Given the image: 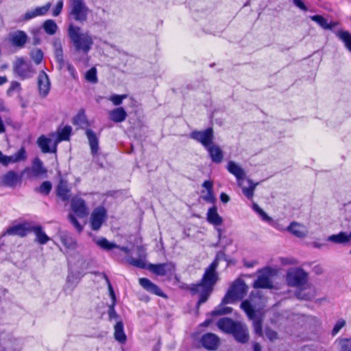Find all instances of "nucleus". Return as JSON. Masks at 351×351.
Instances as JSON below:
<instances>
[{"mask_svg":"<svg viewBox=\"0 0 351 351\" xmlns=\"http://www.w3.org/2000/svg\"><path fill=\"white\" fill-rule=\"evenodd\" d=\"M219 254H217L215 260L206 269L201 281L197 284H193L189 287L191 294H198L199 299L197 303V306L206 302L211 293L213 287L218 280L216 269L219 265Z\"/></svg>","mask_w":351,"mask_h":351,"instance_id":"1","label":"nucleus"},{"mask_svg":"<svg viewBox=\"0 0 351 351\" xmlns=\"http://www.w3.org/2000/svg\"><path fill=\"white\" fill-rule=\"evenodd\" d=\"M247 290L248 287L243 280L241 278L235 280L223 298L221 304L215 308L210 313V315L213 316H218L230 313L232 308L231 307L224 306L223 304L232 303L236 300H241L247 294Z\"/></svg>","mask_w":351,"mask_h":351,"instance_id":"2","label":"nucleus"},{"mask_svg":"<svg viewBox=\"0 0 351 351\" xmlns=\"http://www.w3.org/2000/svg\"><path fill=\"white\" fill-rule=\"evenodd\" d=\"M265 299L262 298V292L261 291H252L250 295V300L243 301L240 305L241 308L246 313L248 318L252 321L254 332L262 336V321L256 314L254 305L263 304Z\"/></svg>","mask_w":351,"mask_h":351,"instance_id":"3","label":"nucleus"},{"mask_svg":"<svg viewBox=\"0 0 351 351\" xmlns=\"http://www.w3.org/2000/svg\"><path fill=\"white\" fill-rule=\"evenodd\" d=\"M68 36L77 52L88 53L93 45V38L88 32H83L81 27L70 24Z\"/></svg>","mask_w":351,"mask_h":351,"instance_id":"4","label":"nucleus"},{"mask_svg":"<svg viewBox=\"0 0 351 351\" xmlns=\"http://www.w3.org/2000/svg\"><path fill=\"white\" fill-rule=\"evenodd\" d=\"M13 72L21 80L30 79L36 74L32 64L23 57L16 58L13 62Z\"/></svg>","mask_w":351,"mask_h":351,"instance_id":"5","label":"nucleus"},{"mask_svg":"<svg viewBox=\"0 0 351 351\" xmlns=\"http://www.w3.org/2000/svg\"><path fill=\"white\" fill-rule=\"evenodd\" d=\"M69 18L80 23L86 21L88 8L86 5L84 0H70Z\"/></svg>","mask_w":351,"mask_h":351,"instance_id":"6","label":"nucleus"},{"mask_svg":"<svg viewBox=\"0 0 351 351\" xmlns=\"http://www.w3.org/2000/svg\"><path fill=\"white\" fill-rule=\"evenodd\" d=\"M286 280L289 286L300 288L308 283V274L301 268H291L287 272Z\"/></svg>","mask_w":351,"mask_h":351,"instance_id":"7","label":"nucleus"},{"mask_svg":"<svg viewBox=\"0 0 351 351\" xmlns=\"http://www.w3.org/2000/svg\"><path fill=\"white\" fill-rule=\"evenodd\" d=\"M22 348L21 340L10 333L0 335V351H20Z\"/></svg>","mask_w":351,"mask_h":351,"instance_id":"8","label":"nucleus"},{"mask_svg":"<svg viewBox=\"0 0 351 351\" xmlns=\"http://www.w3.org/2000/svg\"><path fill=\"white\" fill-rule=\"evenodd\" d=\"M190 137L206 148L213 143L214 131L212 128H208L202 131L195 130L190 134Z\"/></svg>","mask_w":351,"mask_h":351,"instance_id":"9","label":"nucleus"},{"mask_svg":"<svg viewBox=\"0 0 351 351\" xmlns=\"http://www.w3.org/2000/svg\"><path fill=\"white\" fill-rule=\"evenodd\" d=\"M38 94L41 98H45L51 90V82L49 75L44 71H40L37 77Z\"/></svg>","mask_w":351,"mask_h":351,"instance_id":"10","label":"nucleus"},{"mask_svg":"<svg viewBox=\"0 0 351 351\" xmlns=\"http://www.w3.org/2000/svg\"><path fill=\"white\" fill-rule=\"evenodd\" d=\"M22 175L14 171H9L1 177L0 185L14 188L21 183Z\"/></svg>","mask_w":351,"mask_h":351,"instance_id":"11","label":"nucleus"},{"mask_svg":"<svg viewBox=\"0 0 351 351\" xmlns=\"http://www.w3.org/2000/svg\"><path fill=\"white\" fill-rule=\"evenodd\" d=\"M149 269L154 274L164 276L167 274H172L175 270V265L171 262L161 264H150Z\"/></svg>","mask_w":351,"mask_h":351,"instance_id":"12","label":"nucleus"},{"mask_svg":"<svg viewBox=\"0 0 351 351\" xmlns=\"http://www.w3.org/2000/svg\"><path fill=\"white\" fill-rule=\"evenodd\" d=\"M106 215V210L104 207H97L92 213L90 217L91 228L97 230L101 226Z\"/></svg>","mask_w":351,"mask_h":351,"instance_id":"13","label":"nucleus"},{"mask_svg":"<svg viewBox=\"0 0 351 351\" xmlns=\"http://www.w3.org/2000/svg\"><path fill=\"white\" fill-rule=\"evenodd\" d=\"M226 169L229 173L234 176L238 182V184L241 186L242 182L245 178L246 175L245 170L239 164L233 160H230L228 162Z\"/></svg>","mask_w":351,"mask_h":351,"instance_id":"14","label":"nucleus"},{"mask_svg":"<svg viewBox=\"0 0 351 351\" xmlns=\"http://www.w3.org/2000/svg\"><path fill=\"white\" fill-rule=\"evenodd\" d=\"M71 208L73 213L80 218L85 217L88 215L85 202L82 198H73L71 199Z\"/></svg>","mask_w":351,"mask_h":351,"instance_id":"15","label":"nucleus"},{"mask_svg":"<svg viewBox=\"0 0 351 351\" xmlns=\"http://www.w3.org/2000/svg\"><path fill=\"white\" fill-rule=\"evenodd\" d=\"M31 225L29 223L14 225L7 229L5 234L16 235L23 237L30 232Z\"/></svg>","mask_w":351,"mask_h":351,"instance_id":"16","label":"nucleus"},{"mask_svg":"<svg viewBox=\"0 0 351 351\" xmlns=\"http://www.w3.org/2000/svg\"><path fill=\"white\" fill-rule=\"evenodd\" d=\"M315 295L316 291L315 288L308 283H306V285L300 288H298V290L295 291V296L299 300H311Z\"/></svg>","mask_w":351,"mask_h":351,"instance_id":"17","label":"nucleus"},{"mask_svg":"<svg viewBox=\"0 0 351 351\" xmlns=\"http://www.w3.org/2000/svg\"><path fill=\"white\" fill-rule=\"evenodd\" d=\"M253 287L255 289H271L273 284L269 272L266 271H262L254 282Z\"/></svg>","mask_w":351,"mask_h":351,"instance_id":"18","label":"nucleus"},{"mask_svg":"<svg viewBox=\"0 0 351 351\" xmlns=\"http://www.w3.org/2000/svg\"><path fill=\"white\" fill-rule=\"evenodd\" d=\"M201 343L206 349L214 350L218 348L219 338L213 333H206L202 336Z\"/></svg>","mask_w":351,"mask_h":351,"instance_id":"19","label":"nucleus"},{"mask_svg":"<svg viewBox=\"0 0 351 351\" xmlns=\"http://www.w3.org/2000/svg\"><path fill=\"white\" fill-rule=\"evenodd\" d=\"M58 235L62 244L66 250H75L77 248V243L76 240L68 232L61 230L58 232Z\"/></svg>","mask_w":351,"mask_h":351,"instance_id":"20","label":"nucleus"},{"mask_svg":"<svg viewBox=\"0 0 351 351\" xmlns=\"http://www.w3.org/2000/svg\"><path fill=\"white\" fill-rule=\"evenodd\" d=\"M27 34L21 30H17L10 34V40L14 47L22 48L27 41Z\"/></svg>","mask_w":351,"mask_h":351,"instance_id":"21","label":"nucleus"},{"mask_svg":"<svg viewBox=\"0 0 351 351\" xmlns=\"http://www.w3.org/2000/svg\"><path fill=\"white\" fill-rule=\"evenodd\" d=\"M232 335H233L237 341L242 343L247 342L249 339L247 326L240 322L237 324V326L234 328Z\"/></svg>","mask_w":351,"mask_h":351,"instance_id":"22","label":"nucleus"},{"mask_svg":"<svg viewBox=\"0 0 351 351\" xmlns=\"http://www.w3.org/2000/svg\"><path fill=\"white\" fill-rule=\"evenodd\" d=\"M139 284L141 287H143L147 291L154 293L156 295L165 298L166 295L163 293L162 290L159 288L158 286L154 284L151 282L148 278H139Z\"/></svg>","mask_w":351,"mask_h":351,"instance_id":"23","label":"nucleus"},{"mask_svg":"<svg viewBox=\"0 0 351 351\" xmlns=\"http://www.w3.org/2000/svg\"><path fill=\"white\" fill-rule=\"evenodd\" d=\"M58 197L62 201H68L71 197V188L66 180L60 179L56 187Z\"/></svg>","mask_w":351,"mask_h":351,"instance_id":"24","label":"nucleus"},{"mask_svg":"<svg viewBox=\"0 0 351 351\" xmlns=\"http://www.w3.org/2000/svg\"><path fill=\"white\" fill-rule=\"evenodd\" d=\"M206 149L208 152L213 162L219 164L222 162L223 158V153L219 145H217L213 143Z\"/></svg>","mask_w":351,"mask_h":351,"instance_id":"25","label":"nucleus"},{"mask_svg":"<svg viewBox=\"0 0 351 351\" xmlns=\"http://www.w3.org/2000/svg\"><path fill=\"white\" fill-rule=\"evenodd\" d=\"M239 322H234L228 317H223L218 320L217 326L226 333L232 334Z\"/></svg>","mask_w":351,"mask_h":351,"instance_id":"26","label":"nucleus"},{"mask_svg":"<svg viewBox=\"0 0 351 351\" xmlns=\"http://www.w3.org/2000/svg\"><path fill=\"white\" fill-rule=\"evenodd\" d=\"M31 174L34 177H46L47 170L44 167L43 162L38 158H36L32 162Z\"/></svg>","mask_w":351,"mask_h":351,"instance_id":"27","label":"nucleus"},{"mask_svg":"<svg viewBox=\"0 0 351 351\" xmlns=\"http://www.w3.org/2000/svg\"><path fill=\"white\" fill-rule=\"evenodd\" d=\"M86 135L88 140L91 154L93 156H95L99 150V138L95 132L90 129L86 130Z\"/></svg>","mask_w":351,"mask_h":351,"instance_id":"28","label":"nucleus"},{"mask_svg":"<svg viewBox=\"0 0 351 351\" xmlns=\"http://www.w3.org/2000/svg\"><path fill=\"white\" fill-rule=\"evenodd\" d=\"M287 230L298 238H304L308 234L306 228L304 225L295 221L291 222L288 226Z\"/></svg>","mask_w":351,"mask_h":351,"instance_id":"29","label":"nucleus"},{"mask_svg":"<svg viewBox=\"0 0 351 351\" xmlns=\"http://www.w3.org/2000/svg\"><path fill=\"white\" fill-rule=\"evenodd\" d=\"M31 232L35 234V241L40 245H45L50 240V238L44 232L41 226L31 225L30 232Z\"/></svg>","mask_w":351,"mask_h":351,"instance_id":"30","label":"nucleus"},{"mask_svg":"<svg viewBox=\"0 0 351 351\" xmlns=\"http://www.w3.org/2000/svg\"><path fill=\"white\" fill-rule=\"evenodd\" d=\"M327 241L336 244L346 245L351 241V237L350 233L341 231L338 234L330 235L328 237Z\"/></svg>","mask_w":351,"mask_h":351,"instance_id":"31","label":"nucleus"},{"mask_svg":"<svg viewBox=\"0 0 351 351\" xmlns=\"http://www.w3.org/2000/svg\"><path fill=\"white\" fill-rule=\"evenodd\" d=\"M110 119L115 123H121L127 117L126 111L122 107L113 109L109 112Z\"/></svg>","mask_w":351,"mask_h":351,"instance_id":"32","label":"nucleus"},{"mask_svg":"<svg viewBox=\"0 0 351 351\" xmlns=\"http://www.w3.org/2000/svg\"><path fill=\"white\" fill-rule=\"evenodd\" d=\"M114 337L115 340L121 343H125L127 340V337L124 332L123 322H117L114 326Z\"/></svg>","mask_w":351,"mask_h":351,"instance_id":"33","label":"nucleus"},{"mask_svg":"<svg viewBox=\"0 0 351 351\" xmlns=\"http://www.w3.org/2000/svg\"><path fill=\"white\" fill-rule=\"evenodd\" d=\"M207 221L214 226H220L222 224L223 219L218 214L217 209L215 206L208 209L207 213Z\"/></svg>","mask_w":351,"mask_h":351,"instance_id":"34","label":"nucleus"},{"mask_svg":"<svg viewBox=\"0 0 351 351\" xmlns=\"http://www.w3.org/2000/svg\"><path fill=\"white\" fill-rule=\"evenodd\" d=\"M51 141H52L51 138H47L44 135H42L38 138L37 143L43 153H49L55 152L56 149V143L54 144L53 149L50 148V144L51 143Z\"/></svg>","mask_w":351,"mask_h":351,"instance_id":"35","label":"nucleus"},{"mask_svg":"<svg viewBox=\"0 0 351 351\" xmlns=\"http://www.w3.org/2000/svg\"><path fill=\"white\" fill-rule=\"evenodd\" d=\"M53 47L56 61L62 66L64 64V57L62 43L60 39H56L53 42Z\"/></svg>","mask_w":351,"mask_h":351,"instance_id":"36","label":"nucleus"},{"mask_svg":"<svg viewBox=\"0 0 351 351\" xmlns=\"http://www.w3.org/2000/svg\"><path fill=\"white\" fill-rule=\"evenodd\" d=\"M95 242L99 247L105 250H111L114 248L118 247V245L116 243H111L104 237L95 239Z\"/></svg>","mask_w":351,"mask_h":351,"instance_id":"37","label":"nucleus"},{"mask_svg":"<svg viewBox=\"0 0 351 351\" xmlns=\"http://www.w3.org/2000/svg\"><path fill=\"white\" fill-rule=\"evenodd\" d=\"M247 182L248 186H243L242 185L241 186L242 188V192L245 196L249 199H252L254 196V191L258 184H254L250 179L247 180Z\"/></svg>","mask_w":351,"mask_h":351,"instance_id":"38","label":"nucleus"},{"mask_svg":"<svg viewBox=\"0 0 351 351\" xmlns=\"http://www.w3.org/2000/svg\"><path fill=\"white\" fill-rule=\"evenodd\" d=\"M43 29L49 35H53L58 30V25L53 20L48 19L43 23Z\"/></svg>","mask_w":351,"mask_h":351,"instance_id":"39","label":"nucleus"},{"mask_svg":"<svg viewBox=\"0 0 351 351\" xmlns=\"http://www.w3.org/2000/svg\"><path fill=\"white\" fill-rule=\"evenodd\" d=\"M72 128L69 125L64 126L61 130L58 131V139L56 143L62 141H67L71 133Z\"/></svg>","mask_w":351,"mask_h":351,"instance_id":"40","label":"nucleus"},{"mask_svg":"<svg viewBox=\"0 0 351 351\" xmlns=\"http://www.w3.org/2000/svg\"><path fill=\"white\" fill-rule=\"evenodd\" d=\"M337 36L341 40L346 47L351 52V34L348 31H341L337 33Z\"/></svg>","mask_w":351,"mask_h":351,"instance_id":"41","label":"nucleus"},{"mask_svg":"<svg viewBox=\"0 0 351 351\" xmlns=\"http://www.w3.org/2000/svg\"><path fill=\"white\" fill-rule=\"evenodd\" d=\"M31 59L37 65L40 64L43 60V52L41 49L35 48L31 50L29 53Z\"/></svg>","mask_w":351,"mask_h":351,"instance_id":"42","label":"nucleus"},{"mask_svg":"<svg viewBox=\"0 0 351 351\" xmlns=\"http://www.w3.org/2000/svg\"><path fill=\"white\" fill-rule=\"evenodd\" d=\"M311 19L316 22L325 29H331L334 27V25L328 23L327 21L321 15L311 16Z\"/></svg>","mask_w":351,"mask_h":351,"instance_id":"43","label":"nucleus"},{"mask_svg":"<svg viewBox=\"0 0 351 351\" xmlns=\"http://www.w3.org/2000/svg\"><path fill=\"white\" fill-rule=\"evenodd\" d=\"M10 163L17 162L21 160H24L26 158V153L24 147H21L14 154L10 156Z\"/></svg>","mask_w":351,"mask_h":351,"instance_id":"44","label":"nucleus"},{"mask_svg":"<svg viewBox=\"0 0 351 351\" xmlns=\"http://www.w3.org/2000/svg\"><path fill=\"white\" fill-rule=\"evenodd\" d=\"M21 90V84L17 81H12L10 87L8 88L6 91V93L8 96L12 97L15 93H19Z\"/></svg>","mask_w":351,"mask_h":351,"instance_id":"45","label":"nucleus"},{"mask_svg":"<svg viewBox=\"0 0 351 351\" xmlns=\"http://www.w3.org/2000/svg\"><path fill=\"white\" fill-rule=\"evenodd\" d=\"M73 124L84 127L87 124V120L84 111H80L74 118Z\"/></svg>","mask_w":351,"mask_h":351,"instance_id":"46","label":"nucleus"},{"mask_svg":"<svg viewBox=\"0 0 351 351\" xmlns=\"http://www.w3.org/2000/svg\"><path fill=\"white\" fill-rule=\"evenodd\" d=\"M339 351H351V339H341L338 341Z\"/></svg>","mask_w":351,"mask_h":351,"instance_id":"47","label":"nucleus"},{"mask_svg":"<svg viewBox=\"0 0 351 351\" xmlns=\"http://www.w3.org/2000/svg\"><path fill=\"white\" fill-rule=\"evenodd\" d=\"M253 209L255 212H256L260 217L262 218V219L265 221H267L268 223H271L272 221V219L269 217L266 213L261 208L258 204H253Z\"/></svg>","mask_w":351,"mask_h":351,"instance_id":"48","label":"nucleus"},{"mask_svg":"<svg viewBox=\"0 0 351 351\" xmlns=\"http://www.w3.org/2000/svg\"><path fill=\"white\" fill-rule=\"evenodd\" d=\"M80 280V278L72 273L69 274L66 278L67 285L71 287L72 290L77 286Z\"/></svg>","mask_w":351,"mask_h":351,"instance_id":"49","label":"nucleus"},{"mask_svg":"<svg viewBox=\"0 0 351 351\" xmlns=\"http://www.w3.org/2000/svg\"><path fill=\"white\" fill-rule=\"evenodd\" d=\"M128 262L130 265L135 266L136 267H138V268H141V269L145 268L146 266L145 260V258H128Z\"/></svg>","mask_w":351,"mask_h":351,"instance_id":"50","label":"nucleus"},{"mask_svg":"<svg viewBox=\"0 0 351 351\" xmlns=\"http://www.w3.org/2000/svg\"><path fill=\"white\" fill-rule=\"evenodd\" d=\"M86 80L91 83H96L97 82V70L95 68H91L86 73Z\"/></svg>","mask_w":351,"mask_h":351,"instance_id":"51","label":"nucleus"},{"mask_svg":"<svg viewBox=\"0 0 351 351\" xmlns=\"http://www.w3.org/2000/svg\"><path fill=\"white\" fill-rule=\"evenodd\" d=\"M128 95H112L108 99L112 102L114 106H119L122 104L123 100L126 99Z\"/></svg>","mask_w":351,"mask_h":351,"instance_id":"52","label":"nucleus"},{"mask_svg":"<svg viewBox=\"0 0 351 351\" xmlns=\"http://www.w3.org/2000/svg\"><path fill=\"white\" fill-rule=\"evenodd\" d=\"M51 183L49 181L43 182L39 186L38 191L44 195H48L51 190Z\"/></svg>","mask_w":351,"mask_h":351,"instance_id":"53","label":"nucleus"},{"mask_svg":"<svg viewBox=\"0 0 351 351\" xmlns=\"http://www.w3.org/2000/svg\"><path fill=\"white\" fill-rule=\"evenodd\" d=\"M50 7H51V3H47V4H45L43 6L37 7L35 9H34L36 17L38 16H43V15H45L48 12V10H49Z\"/></svg>","mask_w":351,"mask_h":351,"instance_id":"54","label":"nucleus"},{"mask_svg":"<svg viewBox=\"0 0 351 351\" xmlns=\"http://www.w3.org/2000/svg\"><path fill=\"white\" fill-rule=\"evenodd\" d=\"M68 217L70 222L73 224V226L77 230V232H81L83 230V226L78 222L77 219L74 216V215L69 214Z\"/></svg>","mask_w":351,"mask_h":351,"instance_id":"55","label":"nucleus"},{"mask_svg":"<svg viewBox=\"0 0 351 351\" xmlns=\"http://www.w3.org/2000/svg\"><path fill=\"white\" fill-rule=\"evenodd\" d=\"M114 305H115V302H112V304L110 305L109 308H108V313L110 321H111L112 319H117L119 317L114 309Z\"/></svg>","mask_w":351,"mask_h":351,"instance_id":"56","label":"nucleus"},{"mask_svg":"<svg viewBox=\"0 0 351 351\" xmlns=\"http://www.w3.org/2000/svg\"><path fill=\"white\" fill-rule=\"evenodd\" d=\"M346 322L343 319L339 320L335 325L332 333L333 335H337L339 330L345 326Z\"/></svg>","mask_w":351,"mask_h":351,"instance_id":"57","label":"nucleus"},{"mask_svg":"<svg viewBox=\"0 0 351 351\" xmlns=\"http://www.w3.org/2000/svg\"><path fill=\"white\" fill-rule=\"evenodd\" d=\"M62 8H63V0H59L57 2L55 8L53 9V16H58L60 14L62 10Z\"/></svg>","mask_w":351,"mask_h":351,"instance_id":"58","label":"nucleus"},{"mask_svg":"<svg viewBox=\"0 0 351 351\" xmlns=\"http://www.w3.org/2000/svg\"><path fill=\"white\" fill-rule=\"evenodd\" d=\"M266 337L271 341H273L274 339H276L278 337V334L276 332H275L273 330L267 329L265 331Z\"/></svg>","mask_w":351,"mask_h":351,"instance_id":"59","label":"nucleus"},{"mask_svg":"<svg viewBox=\"0 0 351 351\" xmlns=\"http://www.w3.org/2000/svg\"><path fill=\"white\" fill-rule=\"evenodd\" d=\"M203 199L207 202L213 203L215 201L213 191H208L207 194L203 197Z\"/></svg>","mask_w":351,"mask_h":351,"instance_id":"60","label":"nucleus"},{"mask_svg":"<svg viewBox=\"0 0 351 351\" xmlns=\"http://www.w3.org/2000/svg\"><path fill=\"white\" fill-rule=\"evenodd\" d=\"M105 278H106V280L108 283V290H109V292H110V295L111 296V298H112V302H115V300H116V297H115V294H114V292L113 291V289H112V287L108 278V277L106 276H105Z\"/></svg>","mask_w":351,"mask_h":351,"instance_id":"61","label":"nucleus"},{"mask_svg":"<svg viewBox=\"0 0 351 351\" xmlns=\"http://www.w3.org/2000/svg\"><path fill=\"white\" fill-rule=\"evenodd\" d=\"M0 163H1L3 165L7 166L8 164L10 163V158L9 156H7L0 151Z\"/></svg>","mask_w":351,"mask_h":351,"instance_id":"62","label":"nucleus"},{"mask_svg":"<svg viewBox=\"0 0 351 351\" xmlns=\"http://www.w3.org/2000/svg\"><path fill=\"white\" fill-rule=\"evenodd\" d=\"M34 17H36V15H35L34 10H28L24 14L23 20V21H29Z\"/></svg>","mask_w":351,"mask_h":351,"instance_id":"63","label":"nucleus"},{"mask_svg":"<svg viewBox=\"0 0 351 351\" xmlns=\"http://www.w3.org/2000/svg\"><path fill=\"white\" fill-rule=\"evenodd\" d=\"M293 1L294 3V4L295 5V6H297L300 9H301L304 11H306L308 10L307 7L304 5V3L301 0H293Z\"/></svg>","mask_w":351,"mask_h":351,"instance_id":"64","label":"nucleus"}]
</instances>
